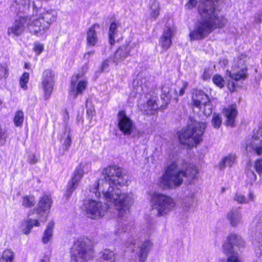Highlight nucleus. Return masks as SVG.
Segmentation results:
<instances>
[{
	"instance_id": "obj_1",
	"label": "nucleus",
	"mask_w": 262,
	"mask_h": 262,
	"mask_svg": "<svg viewBox=\"0 0 262 262\" xmlns=\"http://www.w3.org/2000/svg\"><path fill=\"white\" fill-rule=\"evenodd\" d=\"M103 178L98 180L93 192L97 196H100L101 192L106 201L105 206L100 202L89 200L84 205L88 217L98 219L103 216L107 211L112 212L115 209L118 215L122 217L128 213L129 206L133 202V195L131 193L122 192L119 187L126 185L128 177L123 173L122 169L116 165L108 166L102 171Z\"/></svg>"
},
{
	"instance_id": "obj_2",
	"label": "nucleus",
	"mask_w": 262,
	"mask_h": 262,
	"mask_svg": "<svg viewBox=\"0 0 262 262\" xmlns=\"http://www.w3.org/2000/svg\"><path fill=\"white\" fill-rule=\"evenodd\" d=\"M201 18L195 24L191 31V40H201L206 37L215 28L223 27L227 23L225 17L219 15V11L215 9L212 0H201L198 6Z\"/></svg>"
},
{
	"instance_id": "obj_3",
	"label": "nucleus",
	"mask_w": 262,
	"mask_h": 262,
	"mask_svg": "<svg viewBox=\"0 0 262 262\" xmlns=\"http://www.w3.org/2000/svg\"><path fill=\"white\" fill-rule=\"evenodd\" d=\"M205 128V122L190 118L187 128L179 133L180 142L189 146L197 145L202 140Z\"/></svg>"
},
{
	"instance_id": "obj_4",
	"label": "nucleus",
	"mask_w": 262,
	"mask_h": 262,
	"mask_svg": "<svg viewBox=\"0 0 262 262\" xmlns=\"http://www.w3.org/2000/svg\"><path fill=\"white\" fill-rule=\"evenodd\" d=\"M182 170L176 163L171 164L160 178L158 185L163 189H174L183 182Z\"/></svg>"
},
{
	"instance_id": "obj_5",
	"label": "nucleus",
	"mask_w": 262,
	"mask_h": 262,
	"mask_svg": "<svg viewBox=\"0 0 262 262\" xmlns=\"http://www.w3.org/2000/svg\"><path fill=\"white\" fill-rule=\"evenodd\" d=\"M93 242L88 237L77 240L71 251V258L74 262H87L92 257Z\"/></svg>"
},
{
	"instance_id": "obj_6",
	"label": "nucleus",
	"mask_w": 262,
	"mask_h": 262,
	"mask_svg": "<svg viewBox=\"0 0 262 262\" xmlns=\"http://www.w3.org/2000/svg\"><path fill=\"white\" fill-rule=\"evenodd\" d=\"M150 203L152 210L156 211L158 216L166 215L175 206V202L171 197L159 192L152 194Z\"/></svg>"
},
{
	"instance_id": "obj_7",
	"label": "nucleus",
	"mask_w": 262,
	"mask_h": 262,
	"mask_svg": "<svg viewBox=\"0 0 262 262\" xmlns=\"http://www.w3.org/2000/svg\"><path fill=\"white\" fill-rule=\"evenodd\" d=\"M247 60V57L245 54L239 55L234 60L231 71H226L227 75L235 81L246 79L248 75Z\"/></svg>"
},
{
	"instance_id": "obj_8",
	"label": "nucleus",
	"mask_w": 262,
	"mask_h": 262,
	"mask_svg": "<svg viewBox=\"0 0 262 262\" xmlns=\"http://www.w3.org/2000/svg\"><path fill=\"white\" fill-rule=\"evenodd\" d=\"M191 103L205 116H209L212 114V105L210 100L208 96L202 91H194L191 98Z\"/></svg>"
},
{
	"instance_id": "obj_9",
	"label": "nucleus",
	"mask_w": 262,
	"mask_h": 262,
	"mask_svg": "<svg viewBox=\"0 0 262 262\" xmlns=\"http://www.w3.org/2000/svg\"><path fill=\"white\" fill-rule=\"evenodd\" d=\"M244 242L241 236L231 234L227 238L223 246V251L227 254L230 255L227 259V262H242L238 257L237 254L234 252V246H243Z\"/></svg>"
},
{
	"instance_id": "obj_10",
	"label": "nucleus",
	"mask_w": 262,
	"mask_h": 262,
	"mask_svg": "<svg viewBox=\"0 0 262 262\" xmlns=\"http://www.w3.org/2000/svg\"><path fill=\"white\" fill-rule=\"evenodd\" d=\"M117 120L118 127L123 134L127 136L131 135L135 127L134 123L124 111H121L118 113Z\"/></svg>"
},
{
	"instance_id": "obj_11",
	"label": "nucleus",
	"mask_w": 262,
	"mask_h": 262,
	"mask_svg": "<svg viewBox=\"0 0 262 262\" xmlns=\"http://www.w3.org/2000/svg\"><path fill=\"white\" fill-rule=\"evenodd\" d=\"M52 204V202L49 195L45 194L41 197L34 211L42 222L47 220V211L50 209Z\"/></svg>"
},
{
	"instance_id": "obj_12",
	"label": "nucleus",
	"mask_w": 262,
	"mask_h": 262,
	"mask_svg": "<svg viewBox=\"0 0 262 262\" xmlns=\"http://www.w3.org/2000/svg\"><path fill=\"white\" fill-rule=\"evenodd\" d=\"M87 85L88 81L81 79L79 74L73 76L71 81L70 94L76 98L78 95L82 94Z\"/></svg>"
},
{
	"instance_id": "obj_13",
	"label": "nucleus",
	"mask_w": 262,
	"mask_h": 262,
	"mask_svg": "<svg viewBox=\"0 0 262 262\" xmlns=\"http://www.w3.org/2000/svg\"><path fill=\"white\" fill-rule=\"evenodd\" d=\"M54 73L50 70H46L42 73L41 86L44 90L46 99L49 98L53 91L54 84Z\"/></svg>"
},
{
	"instance_id": "obj_14",
	"label": "nucleus",
	"mask_w": 262,
	"mask_h": 262,
	"mask_svg": "<svg viewBox=\"0 0 262 262\" xmlns=\"http://www.w3.org/2000/svg\"><path fill=\"white\" fill-rule=\"evenodd\" d=\"M27 27L30 32L37 36H42L48 28L37 17L28 18Z\"/></svg>"
},
{
	"instance_id": "obj_15",
	"label": "nucleus",
	"mask_w": 262,
	"mask_h": 262,
	"mask_svg": "<svg viewBox=\"0 0 262 262\" xmlns=\"http://www.w3.org/2000/svg\"><path fill=\"white\" fill-rule=\"evenodd\" d=\"M33 13L35 14L40 21L42 20L47 28H49L50 25L53 23L56 18L55 12L52 10H46L43 8H35L33 10Z\"/></svg>"
},
{
	"instance_id": "obj_16",
	"label": "nucleus",
	"mask_w": 262,
	"mask_h": 262,
	"mask_svg": "<svg viewBox=\"0 0 262 262\" xmlns=\"http://www.w3.org/2000/svg\"><path fill=\"white\" fill-rule=\"evenodd\" d=\"M28 17H19L16 19L13 25L8 29L7 33L9 36H19L25 30L26 25L27 26Z\"/></svg>"
},
{
	"instance_id": "obj_17",
	"label": "nucleus",
	"mask_w": 262,
	"mask_h": 262,
	"mask_svg": "<svg viewBox=\"0 0 262 262\" xmlns=\"http://www.w3.org/2000/svg\"><path fill=\"white\" fill-rule=\"evenodd\" d=\"M223 114L226 118V125L231 127L234 126L235 118L237 114L236 105L232 104L224 108L223 111Z\"/></svg>"
},
{
	"instance_id": "obj_18",
	"label": "nucleus",
	"mask_w": 262,
	"mask_h": 262,
	"mask_svg": "<svg viewBox=\"0 0 262 262\" xmlns=\"http://www.w3.org/2000/svg\"><path fill=\"white\" fill-rule=\"evenodd\" d=\"M173 36V30L170 27L164 29L160 40V44L162 48L166 51L171 45V38Z\"/></svg>"
},
{
	"instance_id": "obj_19",
	"label": "nucleus",
	"mask_w": 262,
	"mask_h": 262,
	"mask_svg": "<svg viewBox=\"0 0 262 262\" xmlns=\"http://www.w3.org/2000/svg\"><path fill=\"white\" fill-rule=\"evenodd\" d=\"M99 28V26L95 24L92 26L86 32V42L89 46L94 47L96 45L98 42V37L97 33V30Z\"/></svg>"
},
{
	"instance_id": "obj_20",
	"label": "nucleus",
	"mask_w": 262,
	"mask_h": 262,
	"mask_svg": "<svg viewBox=\"0 0 262 262\" xmlns=\"http://www.w3.org/2000/svg\"><path fill=\"white\" fill-rule=\"evenodd\" d=\"M198 173L199 171L197 167L193 164H187L186 163L185 170H182L183 177L185 178L189 183H191L193 180L196 179Z\"/></svg>"
},
{
	"instance_id": "obj_21",
	"label": "nucleus",
	"mask_w": 262,
	"mask_h": 262,
	"mask_svg": "<svg viewBox=\"0 0 262 262\" xmlns=\"http://www.w3.org/2000/svg\"><path fill=\"white\" fill-rule=\"evenodd\" d=\"M257 140L254 141V144L251 145L250 148H248L247 151H251V150L252 149L258 155H262V147L257 146ZM254 168L258 174H262V159H257L255 161L254 163Z\"/></svg>"
},
{
	"instance_id": "obj_22",
	"label": "nucleus",
	"mask_w": 262,
	"mask_h": 262,
	"mask_svg": "<svg viewBox=\"0 0 262 262\" xmlns=\"http://www.w3.org/2000/svg\"><path fill=\"white\" fill-rule=\"evenodd\" d=\"M227 218L232 226H236L242 218L241 212L238 209H232L227 213Z\"/></svg>"
},
{
	"instance_id": "obj_23",
	"label": "nucleus",
	"mask_w": 262,
	"mask_h": 262,
	"mask_svg": "<svg viewBox=\"0 0 262 262\" xmlns=\"http://www.w3.org/2000/svg\"><path fill=\"white\" fill-rule=\"evenodd\" d=\"M152 246V243L150 241H145L142 244L138 253L139 262H145Z\"/></svg>"
},
{
	"instance_id": "obj_24",
	"label": "nucleus",
	"mask_w": 262,
	"mask_h": 262,
	"mask_svg": "<svg viewBox=\"0 0 262 262\" xmlns=\"http://www.w3.org/2000/svg\"><path fill=\"white\" fill-rule=\"evenodd\" d=\"M129 54V51L126 47L119 48L115 53L113 61L114 63H118L124 60Z\"/></svg>"
},
{
	"instance_id": "obj_25",
	"label": "nucleus",
	"mask_w": 262,
	"mask_h": 262,
	"mask_svg": "<svg viewBox=\"0 0 262 262\" xmlns=\"http://www.w3.org/2000/svg\"><path fill=\"white\" fill-rule=\"evenodd\" d=\"M81 179V177L74 173L73 177L68 184L67 191L66 194V195L69 197L71 195L74 190L79 185V183Z\"/></svg>"
},
{
	"instance_id": "obj_26",
	"label": "nucleus",
	"mask_w": 262,
	"mask_h": 262,
	"mask_svg": "<svg viewBox=\"0 0 262 262\" xmlns=\"http://www.w3.org/2000/svg\"><path fill=\"white\" fill-rule=\"evenodd\" d=\"M91 169V163L89 162H81L76 167L74 172L77 175L82 178L83 175L88 173Z\"/></svg>"
},
{
	"instance_id": "obj_27",
	"label": "nucleus",
	"mask_w": 262,
	"mask_h": 262,
	"mask_svg": "<svg viewBox=\"0 0 262 262\" xmlns=\"http://www.w3.org/2000/svg\"><path fill=\"white\" fill-rule=\"evenodd\" d=\"M161 97L165 105H167L170 102L172 96L170 86L168 84L164 85L162 86Z\"/></svg>"
},
{
	"instance_id": "obj_28",
	"label": "nucleus",
	"mask_w": 262,
	"mask_h": 262,
	"mask_svg": "<svg viewBox=\"0 0 262 262\" xmlns=\"http://www.w3.org/2000/svg\"><path fill=\"white\" fill-rule=\"evenodd\" d=\"M54 226V224L53 222H50L48 223L42 237V241L44 244H47L51 240L53 236Z\"/></svg>"
},
{
	"instance_id": "obj_29",
	"label": "nucleus",
	"mask_w": 262,
	"mask_h": 262,
	"mask_svg": "<svg viewBox=\"0 0 262 262\" xmlns=\"http://www.w3.org/2000/svg\"><path fill=\"white\" fill-rule=\"evenodd\" d=\"M60 142L68 149L71 144V135L70 130L66 127L64 132L61 135L60 138Z\"/></svg>"
},
{
	"instance_id": "obj_30",
	"label": "nucleus",
	"mask_w": 262,
	"mask_h": 262,
	"mask_svg": "<svg viewBox=\"0 0 262 262\" xmlns=\"http://www.w3.org/2000/svg\"><path fill=\"white\" fill-rule=\"evenodd\" d=\"M15 254L10 249L4 250L0 255V262H13Z\"/></svg>"
},
{
	"instance_id": "obj_31",
	"label": "nucleus",
	"mask_w": 262,
	"mask_h": 262,
	"mask_svg": "<svg viewBox=\"0 0 262 262\" xmlns=\"http://www.w3.org/2000/svg\"><path fill=\"white\" fill-rule=\"evenodd\" d=\"M101 258L104 261L115 262V254L114 251L106 249L102 252Z\"/></svg>"
},
{
	"instance_id": "obj_32",
	"label": "nucleus",
	"mask_w": 262,
	"mask_h": 262,
	"mask_svg": "<svg viewBox=\"0 0 262 262\" xmlns=\"http://www.w3.org/2000/svg\"><path fill=\"white\" fill-rule=\"evenodd\" d=\"M150 15L152 18L156 19L160 13V5L158 2L153 1L149 5Z\"/></svg>"
},
{
	"instance_id": "obj_33",
	"label": "nucleus",
	"mask_w": 262,
	"mask_h": 262,
	"mask_svg": "<svg viewBox=\"0 0 262 262\" xmlns=\"http://www.w3.org/2000/svg\"><path fill=\"white\" fill-rule=\"evenodd\" d=\"M24 121V113L22 110H17L14 114L13 122L16 127H21Z\"/></svg>"
},
{
	"instance_id": "obj_34",
	"label": "nucleus",
	"mask_w": 262,
	"mask_h": 262,
	"mask_svg": "<svg viewBox=\"0 0 262 262\" xmlns=\"http://www.w3.org/2000/svg\"><path fill=\"white\" fill-rule=\"evenodd\" d=\"M236 160V157L235 155H229L223 158L222 161L220 164L221 168L224 169L227 166L231 167L235 163Z\"/></svg>"
},
{
	"instance_id": "obj_35",
	"label": "nucleus",
	"mask_w": 262,
	"mask_h": 262,
	"mask_svg": "<svg viewBox=\"0 0 262 262\" xmlns=\"http://www.w3.org/2000/svg\"><path fill=\"white\" fill-rule=\"evenodd\" d=\"M40 223L38 220L28 219L26 222V227L23 229V233L28 234L30 232L33 227H38Z\"/></svg>"
},
{
	"instance_id": "obj_36",
	"label": "nucleus",
	"mask_w": 262,
	"mask_h": 262,
	"mask_svg": "<svg viewBox=\"0 0 262 262\" xmlns=\"http://www.w3.org/2000/svg\"><path fill=\"white\" fill-rule=\"evenodd\" d=\"M117 24L115 23H112L110 26L108 35L110 43L111 45H114L115 42V38L117 34Z\"/></svg>"
},
{
	"instance_id": "obj_37",
	"label": "nucleus",
	"mask_w": 262,
	"mask_h": 262,
	"mask_svg": "<svg viewBox=\"0 0 262 262\" xmlns=\"http://www.w3.org/2000/svg\"><path fill=\"white\" fill-rule=\"evenodd\" d=\"M188 83L186 81H183L182 82V86L179 89V94L178 93V92L176 90H174V93L176 95V97L173 98L174 100H175L176 102H177L178 101V95H179L180 96H183L185 92L186 89H187L188 86Z\"/></svg>"
},
{
	"instance_id": "obj_38",
	"label": "nucleus",
	"mask_w": 262,
	"mask_h": 262,
	"mask_svg": "<svg viewBox=\"0 0 262 262\" xmlns=\"http://www.w3.org/2000/svg\"><path fill=\"white\" fill-rule=\"evenodd\" d=\"M23 205L26 207H31L34 205L35 199L33 196H25L23 197Z\"/></svg>"
},
{
	"instance_id": "obj_39",
	"label": "nucleus",
	"mask_w": 262,
	"mask_h": 262,
	"mask_svg": "<svg viewBox=\"0 0 262 262\" xmlns=\"http://www.w3.org/2000/svg\"><path fill=\"white\" fill-rule=\"evenodd\" d=\"M222 119L221 116L218 114L214 113L213 115L211 123L214 128H219L222 124Z\"/></svg>"
},
{
	"instance_id": "obj_40",
	"label": "nucleus",
	"mask_w": 262,
	"mask_h": 262,
	"mask_svg": "<svg viewBox=\"0 0 262 262\" xmlns=\"http://www.w3.org/2000/svg\"><path fill=\"white\" fill-rule=\"evenodd\" d=\"M29 79V74L27 72H25L20 77L19 80L20 85L21 88L26 90L27 89V83Z\"/></svg>"
},
{
	"instance_id": "obj_41",
	"label": "nucleus",
	"mask_w": 262,
	"mask_h": 262,
	"mask_svg": "<svg viewBox=\"0 0 262 262\" xmlns=\"http://www.w3.org/2000/svg\"><path fill=\"white\" fill-rule=\"evenodd\" d=\"M212 81L213 83L220 88H223L225 85V80L220 75L216 74L213 76Z\"/></svg>"
},
{
	"instance_id": "obj_42",
	"label": "nucleus",
	"mask_w": 262,
	"mask_h": 262,
	"mask_svg": "<svg viewBox=\"0 0 262 262\" xmlns=\"http://www.w3.org/2000/svg\"><path fill=\"white\" fill-rule=\"evenodd\" d=\"M234 200L239 204L248 203V201L247 200L245 196L241 193H236L234 197Z\"/></svg>"
},
{
	"instance_id": "obj_43",
	"label": "nucleus",
	"mask_w": 262,
	"mask_h": 262,
	"mask_svg": "<svg viewBox=\"0 0 262 262\" xmlns=\"http://www.w3.org/2000/svg\"><path fill=\"white\" fill-rule=\"evenodd\" d=\"M44 46L39 42H35L34 44L33 50L36 54L39 55L43 50Z\"/></svg>"
},
{
	"instance_id": "obj_44",
	"label": "nucleus",
	"mask_w": 262,
	"mask_h": 262,
	"mask_svg": "<svg viewBox=\"0 0 262 262\" xmlns=\"http://www.w3.org/2000/svg\"><path fill=\"white\" fill-rule=\"evenodd\" d=\"M147 107L151 111H156L158 108L156 100L154 99H149L147 102Z\"/></svg>"
},
{
	"instance_id": "obj_45",
	"label": "nucleus",
	"mask_w": 262,
	"mask_h": 262,
	"mask_svg": "<svg viewBox=\"0 0 262 262\" xmlns=\"http://www.w3.org/2000/svg\"><path fill=\"white\" fill-rule=\"evenodd\" d=\"M8 75V69L5 65L0 64V78H6Z\"/></svg>"
},
{
	"instance_id": "obj_46",
	"label": "nucleus",
	"mask_w": 262,
	"mask_h": 262,
	"mask_svg": "<svg viewBox=\"0 0 262 262\" xmlns=\"http://www.w3.org/2000/svg\"><path fill=\"white\" fill-rule=\"evenodd\" d=\"M256 224H258L257 227L259 232L261 233L262 231V213L259 214L255 219Z\"/></svg>"
},
{
	"instance_id": "obj_47",
	"label": "nucleus",
	"mask_w": 262,
	"mask_h": 262,
	"mask_svg": "<svg viewBox=\"0 0 262 262\" xmlns=\"http://www.w3.org/2000/svg\"><path fill=\"white\" fill-rule=\"evenodd\" d=\"M198 4V2L196 0H189L188 3L185 5V7L186 9L191 10L194 8Z\"/></svg>"
},
{
	"instance_id": "obj_48",
	"label": "nucleus",
	"mask_w": 262,
	"mask_h": 262,
	"mask_svg": "<svg viewBox=\"0 0 262 262\" xmlns=\"http://www.w3.org/2000/svg\"><path fill=\"white\" fill-rule=\"evenodd\" d=\"M16 5L24 7L28 6L30 4V0H12Z\"/></svg>"
},
{
	"instance_id": "obj_49",
	"label": "nucleus",
	"mask_w": 262,
	"mask_h": 262,
	"mask_svg": "<svg viewBox=\"0 0 262 262\" xmlns=\"http://www.w3.org/2000/svg\"><path fill=\"white\" fill-rule=\"evenodd\" d=\"M254 20L256 23L262 22V10L256 13L254 15Z\"/></svg>"
},
{
	"instance_id": "obj_50",
	"label": "nucleus",
	"mask_w": 262,
	"mask_h": 262,
	"mask_svg": "<svg viewBox=\"0 0 262 262\" xmlns=\"http://www.w3.org/2000/svg\"><path fill=\"white\" fill-rule=\"evenodd\" d=\"M211 73L209 69H205L202 76V78L204 80L209 79L210 78Z\"/></svg>"
},
{
	"instance_id": "obj_51",
	"label": "nucleus",
	"mask_w": 262,
	"mask_h": 262,
	"mask_svg": "<svg viewBox=\"0 0 262 262\" xmlns=\"http://www.w3.org/2000/svg\"><path fill=\"white\" fill-rule=\"evenodd\" d=\"M6 138V134L4 130L0 127V144H3Z\"/></svg>"
},
{
	"instance_id": "obj_52",
	"label": "nucleus",
	"mask_w": 262,
	"mask_h": 262,
	"mask_svg": "<svg viewBox=\"0 0 262 262\" xmlns=\"http://www.w3.org/2000/svg\"><path fill=\"white\" fill-rule=\"evenodd\" d=\"M110 61L108 59L105 60L101 64V69L102 71L105 70L109 66Z\"/></svg>"
},
{
	"instance_id": "obj_53",
	"label": "nucleus",
	"mask_w": 262,
	"mask_h": 262,
	"mask_svg": "<svg viewBox=\"0 0 262 262\" xmlns=\"http://www.w3.org/2000/svg\"><path fill=\"white\" fill-rule=\"evenodd\" d=\"M50 256L49 255H44L39 262H50Z\"/></svg>"
},
{
	"instance_id": "obj_54",
	"label": "nucleus",
	"mask_w": 262,
	"mask_h": 262,
	"mask_svg": "<svg viewBox=\"0 0 262 262\" xmlns=\"http://www.w3.org/2000/svg\"><path fill=\"white\" fill-rule=\"evenodd\" d=\"M255 199V195L254 193L252 192H250L248 195V199L247 200L248 201V203L250 201H254Z\"/></svg>"
},
{
	"instance_id": "obj_55",
	"label": "nucleus",
	"mask_w": 262,
	"mask_h": 262,
	"mask_svg": "<svg viewBox=\"0 0 262 262\" xmlns=\"http://www.w3.org/2000/svg\"><path fill=\"white\" fill-rule=\"evenodd\" d=\"M228 88L231 91H234L235 89V84L233 82H229Z\"/></svg>"
},
{
	"instance_id": "obj_56",
	"label": "nucleus",
	"mask_w": 262,
	"mask_h": 262,
	"mask_svg": "<svg viewBox=\"0 0 262 262\" xmlns=\"http://www.w3.org/2000/svg\"><path fill=\"white\" fill-rule=\"evenodd\" d=\"M25 68L26 69H30V64L29 63H26L25 64Z\"/></svg>"
},
{
	"instance_id": "obj_57",
	"label": "nucleus",
	"mask_w": 262,
	"mask_h": 262,
	"mask_svg": "<svg viewBox=\"0 0 262 262\" xmlns=\"http://www.w3.org/2000/svg\"><path fill=\"white\" fill-rule=\"evenodd\" d=\"M94 54V51H91V52H88L87 53H86L85 54V56H86L87 55H93Z\"/></svg>"
},
{
	"instance_id": "obj_58",
	"label": "nucleus",
	"mask_w": 262,
	"mask_h": 262,
	"mask_svg": "<svg viewBox=\"0 0 262 262\" xmlns=\"http://www.w3.org/2000/svg\"><path fill=\"white\" fill-rule=\"evenodd\" d=\"M258 250H259V252H258V253H257V255H258H258H259V256H260V255H261V253H262V252H261V250L260 249H259Z\"/></svg>"
},
{
	"instance_id": "obj_59",
	"label": "nucleus",
	"mask_w": 262,
	"mask_h": 262,
	"mask_svg": "<svg viewBox=\"0 0 262 262\" xmlns=\"http://www.w3.org/2000/svg\"><path fill=\"white\" fill-rule=\"evenodd\" d=\"M30 162L31 163L34 164V163H35L36 162V161H35V160L33 161L32 160H30Z\"/></svg>"
},
{
	"instance_id": "obj_60",
	"label": "nucleus",
	"mask_w": 262,
	"mask_h": 262,
	"mask_svg": "<svg viewBox=\"0 0 262 262\" xmlns=\"http://www.w3.org/2000/svg\"><path fill=\"white\" fill-rule=\"evenodd\" d=\"M253 174V177H254V179H256V176L255 174L254 173V172H252Z\"/></svg>"
},
{
	"instance_id": "obj_61",
	"label": "nucleus",
	"mask_w": 262,
	"mask_h": 262,
	"mask_svg": "<svg viewBox=\"0 0 262 262\" xmlns=\"http://www.w3.org/2000/svg\"><path fill=\"white\" fill-rule=\"evenodd\" d=\"M227 63V60H225V64H226Z\"/></svg>"
},
{
	"instance_id": "obj_62",
	"label": "nucleus",
	"mask_w": 262,
	"mask_h": 262,
	"mask_svg": "<svg viewBox=\"0 0 262 262\" xmlns=\"http://www.w3.org/2000/svg\"><path fill=\"white\" fill-rule=\"evenodd\" d=\"M224 191H225V189L223 188V192H224Z\"/></svg>"
},
{
	"instance_id": "obj_63",
	"label": "nucleus",
	"mask_w": 262,
	"mask_h": 262,
	"mask_svg": "<svg viewBox=\"0 0 262 262\" xmlns=\"http://www.w3.org/2000/svg\"><path fill=\"white\" fill-rule=\"evenodd\" d=\"M91 113L92 115H93V112L92 111H91Z\"/></svg>"
},
{
	"instance_id": "obj_64",
	"label": "nucleus",
	"mask_w": 262,
	"mask_h": 262,
	"mask_svg": "<svg viewBox=\"0 0 262 262\" xmlns=\"http://www.w3.org/2000/svg\"><path fill=\"white\" fill-rule=\"evenodd\" d=\"M87 113H88V114H89V111H87Z\"/></svg>"
}]
</instances>
